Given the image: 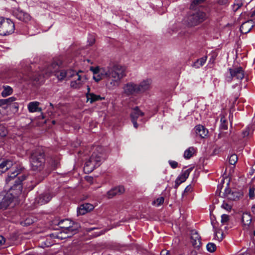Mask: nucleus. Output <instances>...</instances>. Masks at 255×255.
I'll return each mask as SVG.
<instances>
[{
  "instance_id": "nucleus-50",
  "label": "nucleus",
  "mask_w": 255,
  "mask_h": 255,
  "mask_svg": "<svg viewBox=\"0 0 255 255\" xmlns=\"http://www.w3.org/2000/svg\"><path fill=\"white\" fill-rule=\"evenodd\" d=\"M229 3V0H219L218 1V3L221 5L227 6Z\"/></svg>"
},
{
  "instance_id": "nucleus-62",
  "label": "nucleus",
  "mask_w": 255,
  "mask_h": 255,
  "mask_svg": "<svg viewBox=\"0 0 255 255\" xmlns=\"http://www.w3.org/2000/svg\"><path fill=\"white\" fill-rule=\"evenodd\" d=\"M252 209H253V211H255V205L253 206Z\"/></svg>"
},
{
  "instance_id": "nucleus-17",
  "label": "nucleus",
  "mask_w": 255,
  "mask_h": 255,
  "mask_svg": "<svg viewBox=\"0 0 255 255\" xmlns=\"http://www.w3.org/2000/svg\"><path fill=\"white\" fill-rule=\"evenodd\" d=\"M196 134L201 138H205L208 133V130L202 125H197L194 128Z\"/></svg>"
},
{
  "instance_id": "nucleus-63",
  "label": "nucleus",
  "mask_w": 255,
  "mask_h": 255,
  "mask_svg": "<svg viewBox=\"0 0 255 255\" xmlns=\"http://www.w3.org/2000/svg\"><path fill=\"white\" fill-rule=\"evenodd\" d=\"M93 229H94V228H89V229H88V231H92Z\"/></svg>"
},
{
  "instance_id": "nucleus-18",
  "label": "nucleus",
  "mask_w": 255,
  "mask_h": 255,
  "mask_svg": "<svg viewBox=\"0 0 255 255\" xmlns=\"http://www.w3.org/2000/svg\"><path fill=\"white\" fill-rule=\"evenodd\" d=\"M40 103L38 102H31L28 104V109L29 112L34 113L41 112L42 109L39 107Z\"/></svg>"
},
{
  "instance_id": "nucleus-8",
  "label": "nucleus",
  "mask_w": 255,
  "mask_h": 255,
  "mask_svg": "<svg viewBox=\"0 0 255 255\" xmlns=\"http://www.w3.org/2000/svg\"><path fill=\"white\" fill-rule=\"evenodd\" d=\"M58 225L62 229V232L70 235L64 237V238L69 237L71 235L75 234L80 227L78 223L74 222L68 219L61 220L59 222Z\"/></svg>"
},
{
  "instance_id": "nucleus-61",
  "label": "nucleus",
  "mask_w": 255,
  "mask_h": 255,
  "mask_svg": "<svg viewBox=\"0 0 255 255\" xmlns=\"http://www.w3.org/2000/svg\"><path fill=\"white\" fill-rule=\"evenodd\" d=\"M45 245L46 246L49 247V246H50V245H51V244H50V243H48V244L45 243Z\"/></svg>"
},
{
  "instance_id": "nucleus-19",
  "label": "nucleus",
  "mask_w": 255,
  "mask_h": 255,
  "mask_svg": "<svg viewBox=\"0 0 255 255\" xmlns=\"http://www.w3.org/2000/svg\"><path fill=\"white\" fill-rule=\"evenodd\" d=\"M252 217L251 214L245 212L242 215V222L245 227L248 228L252 223Z\"/></svg>"
},
{
  "instance_id": "nucleus-15",
  "label": "nucleus",
  "mask_w": 255,
  "mask_h": 255,
  "mask_svg": "<svg viewBox=\"0 0 255 255\" xmlns=\"http://www.w3.org/2000/svg\"><path fill=\"white\" fill-rule=\"evenodd\" d=\"M94 209V206L90 203H85L81 205L77 209L78 215H85L88 212L92 211Z\"/></svg>"
},
{
  "instance_id": "nucleus-31",
  "label": "nucleus",
  "mask_w": 255,
  "mask_h": 255,
  "mask_svg": "<svg viewBox=\"0 0 255 255\" xmlns=\"http://www.w3.org/2000/svg\"><path fill=\"white\" fill-rule=\"evenodd\" d=\"M215 237L214 238L219 241H221L223 239V232L219 230H215Z\"/></svg>"
},
{
  "instance_id": "nucleus-7",
  "label": "nucleus",
  "mask_w": 255,
  "mask_h": 255,
  "mask_svg": "<svg viewBox=\"0 0 255 255\" xmlns=\"http://www.w3.org/2000/svg\"><path fill=\"white\" fill-rule=\"evenodd\" d=\"M192 11L187 17V22L189 26L197 25L206 20L208 17L205 11L204 7L200 9H191Z\"/></svg>"
},
{
  "instance_id": "nucleus-29",
  "label": "nucleus",
  "mask_w": 255,
  "mask_h": 255,
  "mask_svg": "<svg viewBox=\"0 0 255 255\" xmlns=\"http://www.w3.org/2000/svg\"><path fill=\"white\" fill-rule=\"evenodd\" d=\"M220 129L222 130H227L228 129V122L224 116L221 118Z\"/></svg>"
},
{
  "instance_id": "nucleus-3",
  "label": "nucleus",
  "mask_w": 255,
  "mask_h": 255,
  "mask_svg": "<svg viewBox=\"0 0 255 255\" xmlns=\"http://www.w3.org/2000/svg\"><path fill=\"white\" fill-rule=\"evenodd\" d=\"M108 78L106 85L109 88L119 86L121 79L126 76V68L120 65L109 67L104 73Z\"/></svg>"
},
{
  "instance_id": "nucleus-41",
  "label": "nucleus",
  "mask_w": 255,
  "mask_h": 255,
  "mask_svg": "<svg viewBox=\"0 0 255 255\" xmlns=\"http://www.w3.org/2000/svg\"><path fill=\"white\" fill-rule=\"evenodd\" d=\"M66 77L68 78H71L74 76V75L76 76V73H78V72H76V71L71 70L69 69L67 70H66Z\"/></svg>"
},
{
  "instance_id": "nucleus-45",
  "label": "nucleus",
  "mask_w": 255,
  "mask_h": 255,
  "mask_svg": "<svg viewBox=\"0 0 255 255\" xmlns=\"http://www.w3.org/2000/svg\"><path fill=\"white\" fill-rule=\"evenodd\" d=\"M90 70L93 72L94 75L95 74H98L99 73H101V74H102V72L99 68V67L94 68L93 67H91L90 68Z\"/></svg>"
},
{
  "instance_id": "nucleus-4",
  "label": "nucleus",
  "mask_w": 255,
  "mask_h": 255,
  "mask_svg": "<svg viewBox=\"0 0 255 255\" xmlns=\"http://www.w3.org/2000/svg\"><path fill=\"white\" fill-rule=\"evenodd\" d=\"M151 84L150 79H146L139 84L128 82L123 86V93L127 96H136L149 90Z\"/></svg>"
},
{
  "instance_id": "nucleus-16",
  "label": "nucleus",
  "mask_w": 255,
  "mask_h": 255,
  "mask_svg": "<svg viewBox=\"0 0 255 255\" xmlns=\"http://www.w3.org/2000/svg\"><path fill=\"white\" fill-rule=\"evenodd\" d=\"M88 92L86 94V97L88 101H90V103H93L96 101L102 100L105 99L104 97H102L100 95H96L93 93H90V88L89 86L87 88Z\"/></svg>"
},
{
  "instance_id": "nucleus-22",
  "label": "nucleus",
  "mask_w": 255,
  "mask_h": 255,
  "mask_svg": "<svg viewBox=\"0 0 255 255\" xmlns=\"http://www.w3.org/2000/svg\"><path fill=\"white\" fill-rule=\"evenodd\" d=\"M207 59V56H205L203 57L200 59H197L192 65V66L196 68H198L201 66H202L204 63L206 62Z\"/></svg>"
},
{
  "instance_id": "nucleus-13",
  "label": "nucleus",
  "mask_w": 255,
  "mask_h": 255,
  "mask_svg": "<svg viewBox=\"0 0 255 255\" xmlns=\"http://www.w3.org/2000/svg\"><path fill=\"white\" fill-rule=\"evenodd\" d=\"M52 197V195L50 192H46L41 194L37 198L36 200L38 204L40 205H43L49 202Z\"/></svg>"
},
{
  "instance_id": "nucleus-12",
  "label": "nucleus",
  "mask_w": 255,
  "mask_h": 255,
  "mask_svg": "<svg viewBox=\"0 0 255 255\" xmlns=\"http://www.w3.org/2000/svg\"><path fill=\"white\" fill-rule=\"evenodd\" d=\"M191 242L194 248L199 249L201 244V237L198 233L195 230L191 231Z\"/></svg>"
},
{
  "instance_id": "nucleus-25",
  "label": "nucleus",
  "mask_w": 255,
  "mask_h": 255,
  "mask_svg": "<svg viewBox=\"0 0 255 255\" xmlns=\"http://www.w3.org/2000/svg\"><path fill=\"white\" fill-rule=\"evenodd\" d=\"M3 90L1 94L3 97H7L12 93L13 90L9 86H3Z\"/></svg>"
},
{
  "instance_id": "nucleus-10",
  "label": "nucleus",
  "mask_w": 255,
  "mask_h": 255,
  "mask_svg": "<svg viewBox=\"0 0 255 255\" xmlns=\"http://www.w3.org/2000/svg\"><path fill=\"white\" fill-rule=\"evenodd\" d=\"M14 31V24L9 19L0 18V35L2 36L11 34Z\"/></svg>"
},
{
  "instance_id": "nucleus-37",
  "label": "nucleus",
  "mask_w": 255,
  "mask_h": 255,
  "mask_svg": "<svg viewBox=\"0 0 255 255\" xmlns=\"http://www.w3.org/2000/svg\"><path fill=\"white\" fill-rule=\"evenodd\" d=\"M206 248L208 252L213 253L216 251V246L214 243H209L207 245Z\"/></svg>"
},
{
  "instance_id": "nucleus-9",
  "label": "nucleus",
  "mask_w": 255,
  "mask_h": 255,
  "mask_svg": "<svg viewBox=\"0 0 255 255\" xmlns=\"http://www.w3.org/2000/svg\"><path fill=\"white\" fill-rule=\"evenodd\" d=\"M245 76L244 71L241 67L229 68L225 74V80L228 82L237 80L240 81Z\"/></svg>"
},
{
  "instance_id": "nucleus-26",
  "label": "nucleus",
  "mask_w": 255,
  "mask_h": 255,
  "mask_svg": "<svg viewBox=\"0 0 255 255\" xmlns=\"http://www.w3.org/2000/svg\"><path fill=\"white\" fill-rule=\"evenodd\" d=\"M49 164L53 169H56L59 166V159L57 157H51L49 161Z\"/></svg>"
},
{
  "instance_id": "nucleus-28",
  "label": "nucleus",
  "mask_w": 255,
  "mask_h": 255,
  "mask_svg": "<svg viewBox=\"0 0 255 255\" xmlns=\"http://www.w3.org/2000/svg\"><path fill=\"white\" fill-rule=\"evenodd\" d=\"M194 150L193 147H190L187 149L184 153V158L187 159H190L192 156Z\"/></svg>"
},
{
  "instance_id": "nucleus-21",
  "label": "nucleus",
  "mask_w": 255,
  "mask_h": 255,
  "mask_svg": "<svg viewBox=\"0 0 255 255\" xmlns=\"http://www.w3.org/2000/svg\"><path fill=\"white\" fill-rule=\"evenodd\" d=\"M15 15L18 19L21 21H26L30 19V15L22 11H18L15 12Z\"/></svg>"
},
{
  "instance_id": "nucleus-46",
  "label": "nucleus",
  "mask_w": 255,
  "mask_h": 255,
  "mask_svg": "<svg viewBox=\"0 0 255 255\" xmlns=\"http://www.w3.org/2000/svg\"><path fill=\"white\" fill-rule=\"evenodd\" d=\"M255 188L254 187H250L249 189V197L250 199H253L255 196Z\"/></svg>"
},
{
  "instance_id": "nucleus-59",
  "label": "nucleus",
  "mask_w": 255,
  "mask_h": 255,
  "mask_svg": "<svg viewBox=\"0 0 255 255\" xmlns=\"http://www.w3.org/2000/svg\"><path fill=\"white\" fill-rule=\"evenodd\" d=\"M239 255H251V254L248 253V252H245L244 253H243L241 254H240Z\"/></svg>"
},
{
  "instance_id": "nucleus-47",
  "label": "nucleus",
  "mask_w": 255,
  "mask_h": 255,
  "mask_svg": "<svg viewBox=\"0 0 255 255\" xmlns=\"http://www.w3.org/2000/svg\"><path fill=\"white\" fill-rule=\"evenodd\" d=\"M192 191V187L191 185H188L185 189L182 196L185 195L187 193L191 192Z\"/></svg>"
},
{
  "instance_id": "nucleus-64",
  "label": "nucleus",
  "mask_w": 255,
  "mask_h": 255,
  "mask_svg": "<svg viewBox=\"0 0 255 255\" xmlns=\"http://www.w3.org/2000/svg\"><path fill=\"white\" fill-rule=\"evenodd\" d=\"M254 235L255 236V230L254 231Z\"/></svg>"
},
{
  "instance_id": "nucleus-55",
  "label": "nucleus",
  "mask_w": 255,
  "mask_h": 255,
  "mask_svg": "<svg viewBox=\"0 0 255 255\" xmlns=\"http://www.w3.org/2000/svg\"><path fill=\"white\" fill-rule=\"evenodd\" d=\"M4 243H5L4 238L2 236H0V246H1L2 245L4 244Z\"/></svg>"
},
{
  "instance_id": "nucleus-33",
  "label": "nucleus",
  "mask_w": 255,
  "mask_h": 255,
  "mask_svg": "<svg viewBox=\"0 0 255 255\" xmlns=\"http://www.w3.org/2000/svg\"><path fill=\"white\" fill-rule=\"evenodd\" d=\"M113 190H114L115 192L116 193V194L121 195L124 193L125 191V189L124 186H118L112 188Z\"/></svg>"
},
{
  "instance_id": "nucleus-58",
  "label": "nucleus",
  "mask_w": 255,
  "mask_h": 255,
  "mask_svg": "<svg viewBox=\"0 0 255 255\" xmlns=\"http://www.w3.org/2000/svg\"><path fill=\"white\" fill-rule=\"evenodd\" d=\"M32 223V221H30L29 219H26L25 221V224L30 225Z\"/></svg>"
},
{
  "instance_id": "nucleus-11",
  "label": "nucleus",
  "mask_w": 255,
  "mask_h": 255,
  "mask_svg": "<svg viewBox=\"0 0 255 255\" xmlns=\"http://www.w3.org/2000/svg\"><path fill=\"white\" fill-rule=\"evenodd\" d=\"M144 115V113L141 111L138 107H135L132 109V111L130 114L131 121L133 125V127L137 128L138 125L137 123V119L139 117H142Z\"/></svg>"
},
{
  "instance_id": "nucleus-57",
  "label": "nucleus",
  "mask_w": 255,
  "mask_h": 255,
  "mask_svg": "<svg viewBox=\"0 0 255 255\" xmlns=\"http://www.w3.org/2000/svg\"><path fill=\"white\" fill-rule=\"evenodd\" d=\"M190 255H197V252L195 250H192L190 253Z\"/></svg>"
},
{
  "instance_id": "nucleus-40",
  "label": "nucleus",
  "mask_w": 255,
  "mask_h": 255,
  "mask_svg": "<svg viewBox=\"0 0 255 255\" xmlns=\"http://www.w3.org/2000/svg\"><path fill=\"white\" fill-rule=\"evenodd\" d=\"M230 217L227 214H223L221 216V223L223 225H226L229 221Z\"/></svg>"
},
{
  "instance_id": "nucleus-54",
  "label": "nucleus",
  "mask_w": 255,
  "mask_h": 255,
  "mask_svg": "<svg viewBox=\"0 0 255 255\" xmlns=\"http://www.w3.org/2000/svg\"><path fill=\"white\" fill-rule=\"evenodd\" d=\"M160 255H170L169 251L162 250L160 253Z\"/></svg>"
},
{
  "instance_id": "nucleus-42",
  "label": "nucleus",
  "mask_w": 255,
  "mask_h": 255,
  "mask_svg": "<svg viewBox=\"0 0 255 255\" xmlns=\"http://www.w3.org/2000/svg\"><path fill=\"white\" fill-rule=\"evenodd\" d=\"M116 195H117L116 193L115 192L112 188L107 193V196L109 199L112 198Z\"/></svg>"
},
{
  "instance_id": "nucleus-23",
  "label": "nucleus",
  "mask_w": 255,
  "mask_h": 255,
  "mask_svg": "<svg viewBox=\"0 0 255 255\" xmlns=\"http://www.w3.org/2000/svg\"><path fill=\"white\" fill-rule=\"evenodd\" d=\"M76 76L78 77L77 79L71 82V86L72 88L78 89L80 87L82 84L81 76L79 74V73H76Z\"/></svg>"
},
{
  "instance_id": "nucleus-34",
  "label": "nucleus",
  "mask_w": 255,
  "mask_h": 255,
  "mask_svg": "<svg viewBox=\"0 0 255 255\" xmlns=\"http://www.w3.org/2000/svg\"><path fill=\"white\" fill-rule=\"evenodd\" d=\"M243 4V0H235V3L233 5V9L236 11Z\"/></svg>"
},
{
  "instance_id": "nucleus-48",
  "label": "nucleus",
  "mask_w": 255,
  "mask_h": 255,
  "mask_svg": "<svg viewBox=\"0 0 255 255\" xmlns=\"http://www.w3.org/2000/svg\"><path fill=\"white\" fill-rule=\"evenodd\" d=\"M168 163L172 168H176L178 166V163L173 160H169Z\"/></svg>"
},
{
  "instance_id": "nucleus-36",
  "label": "nucleus",
  "mask_w": 255,
  "mask_h": 255,
  "mask_svg": "<svg viewBox=\"0 0 255 255\" xmlns=\"http://www.w3.org/2000/svg\"><path fill=\"white\" fill-rule=\"evenodd\" d=\"M233 190H232L229 187V184H227V187L225 188L224 190V192L222 196V197H227L228 199H229V195L231 194Z\"/></svg>"
},
{
  "instance_id": "nucleus-2",
  "label": "nucleus",
  "mask_w": 255,
  "mask_h": 255,
  "mask_svg": "<svg viewBox=\"0 0 255 255\" xmlns=\"http://www.w3.org/2000/svg\"><path fill=\"white\" fill-rule=\"evenodd\" d=\"M62 62L59 59H55L39 74L36 73L34 75L33 80L36 82L40 81L42 77L52 73L56 76L59 81L63 80L66 77V71L64 69H60Z\"/></svg>"
},
{
  "instance_id": "nucleus-60",
  "label": "nucleus",
  "mask_w": 255,
  "mask_h": 255,
  "mask_svg": "<svg viewBox=\"0 0 255 255\" xmlns=\"http://www.w3.org/2000/svg\"><path fill=\"white\" fill-rule=\"evenodd\" d=\"M217 56V54L215 53H212V58L214 60L215 59V58H216V57Z\"/></svg>"
},
{
  "instance_id": "nucleus-1",
  "label": "nucleus",
  "mask_w": 255,
  "mask_h": 255,
  "mask_svg": "<svg viewBox=\"0 0 255 255\" xmlns=\"http://www.w3.org/2000/svg\"><path fill=\"white\" fill-rule=\"evenodd\" d=\"M25 178L26 176L21 174L17 170L8 175L5 182L7 184H9L10 187L4 196L0 194V209H6L12 203H14V205L18 204L19 197L22 192V182Z\"/></svg>"
},
{
  "instance_id": "nucleus-32",
  "label": "nucleus",
  "mask_w": 255,
  "mask_h": 255,
  "mask_svg": "<svg viewBox=\"0 0 255 255\" xmlns=\"http://www.w3.org/2000/svg\"><path fill=\"white\" fill-rule=\"evenodd\" d=\"M189 173V169L186 170L185 171H184L183 173H182V174L178 177V179L181 180V182H184L188 177Z\"/></svg>"
},
{
  "instance_id": "nucleus-51",
  "label": "nucleus",
  "mask_w": 255,
  "mask_h": 255,
  "mask_svg": "<svg viewBox=\"0 0 255 255\" xmlns=\"http://www.w3.org/2000/svg\"><path fill=\"white\" fill-rule=\"evenodd\" d=\"M222 207L227 210H230L231 209V206L226 203H223L222 205Z\"/></svg>"
},
{
  "instance_id": "nucleus-52",
  "label": "nucleus",
  "mask_w": 255,
  "mask_h": 255,
  "mask_svg": "<svg viewBox=\"0 0 255 255\" xmlns=\"http://www.w3.org/2000/svg\"><path fill=\"white\" fill-rule=\"evenodd\" d=\"M182 183V182H181V181L179 179H178V178H177V179L175 181L174 188L175 189H177L178 187V186H179V185Z\"/></svg>"
},
{
  "instance_id": "nucleus-5",
  "label": "nucleus",
  "mask_w": 255,
  "mask_h": 255,
  "mask_svg": "<svg viewBox=\"0 0 255 255\" xmlns=\"http://www.w3.org/2000/svg\"><path fill=\"white\" fill-rule=\"evenodd\" d=\"M107 154L102 147H98L89 159L85 162L84 170L86 172H91L99 167L106 159Z\"/></svg>"
},
{
  "instance_id": "nucleus-6",
  "label": "nucleus",
  "mask_w": 255,
  "mask_h": 255,
  "mask_svg": "<svg viewBox=\"0 0 255 255\" xmlns=\"http://www.w3.org/2000/svg\"><path fill=\"white\" fill-rule=\"evenodd\" d=\"M45 155L44 151L40 148L33 150L31 153L30 161L33 170H41L44 166Z\"/></svg>"
},
{
  "instance_id": "nucleus-14",
  "label": "nucleus",
  "mask_w": 255,
  "mask_h": 255,
  "mask_svg": "<svg viewBox=\"0 0 255 255\" xmlns=\"http://www.w3.org/2000/svg\"><path fill=\"white\" fill-rule=\"evenodd\" d=\"M255 24L254 20L250 19L242 23L240 27V31L242 33L246 34L249 32Z\"/></svg>"
},
{
  "instance_id": "nucleus-44",
  "label": "nucleus",
  "mask_w": 255,
  "mask_h": 255,
  "mask_svg": "<svg viewBox=\"0 0 255 255\" xmlns=\"http://www.w3.org/2000/svg\"><path fill=\"white\" fill-rule=\"evenodd\" d=\"M105 76L104 74H103L102 73V74H101V73H99L93 75V79L96 82H99L102 79L103 76Z\"/></svg>"
},
{
  "instance_id": "nucleus-38",
  "label": "nucleus",
  "mask_w": 255,
  "mask_h": 255,
  "mask_svg": "<svg viewBox=\"0 0 255 255\" xmlns=\"http://www.w3.org/2000/svg\"><path fill=\"white\" fill-rule=\"evenodd\" d=\"M238 161V156L235 154H232L229 160V162L231 165H235Z\"/></svg>"
},
{
  "instance_id": "nucleus-27",
  "label": "nucleus",
  "mask_w": 255,
  "mask_h": 255,
  "mask_svg": "<svg viewBox=\"0 0 255 255\" xmlns=\"http://www.w3.org/2000/svg\"><path fill=\"white\" fill-rule=\"evenodd\" d=\"M242 195L241 192L237 191L236 190H234L233 191L231 194L229 195V200H236L237 199H239V198Z\"/></svg>"
},
{
  "instance_id": "nucleus-30",
  "label": "nucleus",
  "mask_w": 255,
  "mask_h": 255,
  "mask_svg": "<svg viewBox=\"0 0 255 255\" xmlns=\"http://www.w3.org/2000/svg\"><path fill=\"white\" fill-rule=\"evenodd\" d=\"M15 100L16 98L14 97H11L6 99H1L0 100V104H2V106L5 105H9L15 101Z\"/></svg>"
},
{
  "instance_id": "nucleus-53",
  "label": "nucleus",
  "mask_w": 255,
  "mask_h": 255,
  "mask_svg": "<svg viewBox=\"0 0 255 255\" xmlns=\"http://www.w3.org/2000/svg\"><path fill=\"white\" fill-rule=\"evenodd\" d=\"M218 138H221L222 137H227V133H224L223 131H221V132L218 134Z\"/></svg>"
},
{
  "instance_id": "nucleus-39",
  "label": "nucleus",
  "mask_w": 255,
  "mask_h": 255,
  "mask_svg": "<svg viewBox=\"0 0 255 255\" xmlns=\"http://www.w3.org/2000/svg\"><path fill=\"white\" fill-rule=\"evenodd\" d=\"M7 134V130L5 127L2 125L0 124V136L4 137Z\"/></svg>"
},
{
  "instance_id": "nucleus-24",
  "label": "nucleus",
  "mask_w": 255,
  "mask_h": 255,
  "mask_svg": "<svg viewBox=\"0 0 255 255\" xmlns=\"http://www.w3.org/2000/svg\"><path fill=\"white\" fill-rule=\"evenodd\" d=\"M206 0H193L190 5V9H200L203 7L201 4L203 3Z\"/></svg>"
},
{
  "instance_id": "nucleus-35",
  "label": "nucleus",
  "mask_w": 255,
  "mask_h": 255,
  "mask_svg": "<svg viewBox=\"0 0 255 255\" xmlns=\"http://www.w3.org/2000/svg\"><path fill=\"white\" fill-rule=\"evenodd\" d=\"M253 129L250 127H247L245 129L242 131L243 137H246L249 136L252 132Z\"/></svg>"
},
{
  "instance_id": "nucleus-56",
  "label": "nucleus",
  "mask_w": 255,
  "mask_h": 255,
  "mask_svg": "<svg viewBox=\"0 0 255 255\" xmlns=\"http://www.w3.org/2000/svg\"><path fill=\"white\" fill-rule=\"evenodd\" d=\"M251 16L253 17L252 19L254 20V22L255 24V10L252 12Z\"/></svg>"
},
{
  "instance_id": "nucleus-20",
  "label": "nucleus",
  "mask_w": 255,
  "mask_h": 255,
  "mask_svg": "<svg viewBox=\"0 0 255 255\" xmlns=\"http://www.w3.org/2000/svg\"><path fill=\"white\" fill-rule=\"evenodd\" d=\"M10 160H5L0 163V175L7 171L12 165Z\"/></svg>"
},
{
  "instance_id": "nucleus-49",
  "label": "nucleus",
  "mask_w": 255,
  "mask_h": 255,
  "mask_svg": "<svg viewBox=\"0 0 255 255\" xmlns=\"http://www.w3.org/2000/svg\"><path fill=\"white\" fill-rule=\"evenodd\" d=\"M95 42V38L93 35H90L88 38V42L89 43V45H92Z\"/></svg>"
},
{
  "instance_id": "nucleus-43",
  "label": "nucleus",
  "mask_w": 255,
  "mask_h": 255,
  "mask_svg": "<svg viewBox=\"0 0 255 255\" xmlns=\"http://www.w3.org/2000/svg\"><path fill=\"white\" fill-rule=\"evenodd\" d=\"M164 198L163 197H160L157 198L156 200L154 201V204H156L157 206H160L164 202Z\"/></svg>"
}]
</instances>
